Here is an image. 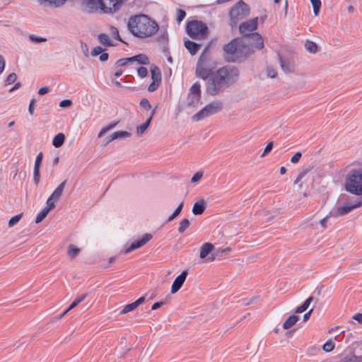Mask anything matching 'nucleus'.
<instances>
[{
  "mask_svg": "<svg viewBox=\"0 0 362 362\" xmlns=\"http://www.w3.org/2000/svg\"><path fill=\"white\" fill-rule=\"evenodd\" d=\"M313 8V12L315 16L319 15L320 8H321V1L320 0H310Z\"/></svg>",
  "mask_w": 362,
  "mask_h": 362,
  "instance_id": "37",
  "label": "nucleus"
},
{
  "mask_svg": "<svg viewBox=\"0 0 362 362\" xmlns=\"http://www.w3.org/2000/svg\"><path fill=\"white\" fill-rule=\"evenodd\" d=\"M273 148V142L271 141L269 143H268V144L266 146V147L264 148L262 153L261 154V157H264L267 154H268L272 149Z\"/></svg>",
  "mask_w": 362,
  "mask_h": 362,
  "instance_id": "48",
  "label": "nucleus"
},
{
  "mask_svg": "<svg viewBox=\"0 0 362 362\" xmlns=\"http://www.w3.org/2000/svg\"><path fill=\"white\" fill-rule=\"evenodd\" d=\"M5 68V60L2 55L0 54V74L4 71Z\"/></svg>",
  "mask_w": 362,
  "mask_h": 362,
  "instance_id": "59",
  "label": "nucleus"
},
{
  "mask_svg": "<svg viewBox=\"0 0 362 362\" xmlns=\"http://www.w3.org/2000/svg\"><path fill=\"white\" fill-rule=\"evenodd\" d=\"M189 93L201 97V86L199 83H194L189 88Z\"/></svg>",
  "mask_w": 362,
  "mask_h": 362,
  "instance_id": "36",
  "label": "nucleus"
},
{
  "mask_svg": "<svg viewBox=\"0 0 362 362\" xmlns=\"http://www.w3.org/2000/svg\"><path fill=\"white\" fill-rule=\"evenodd\" d=\"M49 212L43 209L36 216L35 223H39L42 222L47 216Z\"/></svg>",
  "mask_w": 362,
  "mask_h": 362,
  "instance_id": "40",
  "label": "nucleus"
},
{
  "mask_svg": "<svg viewBox=\"0 0 362 362\" xmlns=\"http://www.w3.org/2000/svg\"><path fill=\"white\" fill-rule=\"evenodd\" d=\"M86 297V295H83L81 297H78L77 298H76L71 303V305L69 306V309H73L74 308L76 305H78L81 302H82Z\"/></svg>",
  "mask_w": 362,
  "mask_h": 362,
  "instance_id": "46",
  "label": "nucleus"
},
{
  "mask_svg": "<svg viewBox=\"0 0 362 362\" xmlns=\"http://www.w3.org/2000/svg\"><path fill=\"white\" fill-rule=\"evenodd\" d=\"M345 188L353 194L362 196V169L353 170L347 175Z\"/></svg>",
  "mask_w": 362,
  "mask_h": 362,
  "instance_id": "4",
  "label": "nucleus"
},
{
  "mask_svg": "<svg viewBox=\"0 0 362 362\" xmlns=\"http://www.w3.org/2000/svg\"><path fill=\"white\" fill-rule=\"evenodd\" d=\"M305 47L306 50L311 54H315L318 52V46L315 42L312 41H307L305 43Z\"/></svg>",
  "mask_w": 362,
  "mask_h": 362,
  "instance_id": "35",
  "label": "nucleus"
},
{
  "mask_svg": "<svg viewBox=\"0 0 362 362\" xmlns=\"http://www.w3.org/2000/svg\"><path fill=\"white\" fill-rule=\"evenodd\" d=\"M185 16H186L185 11H183V10L180 9L178 11V15H177V21L178 22L182 21L184 19V18L185 17Z\"/></svg>",
  "mask_w": 362,
  "mask_h": 362,
  "instance_id": "58",
  "label": "nucleus"
},
{
  "mask_svg": "<svg viewBox=\"0 0 362 362\" xmlns=\"http://www.w3.org/2000/svg\"><path fill=\"white\" fill-rule=\"evenodd\" d=\"M158 23L144 14L131 17L128 21V29L135 37L146 38L155 35L158 30Z\"/></svg>",
  "mask_w": 362,
  "mask_h": 362,
  "instance_id": "2",
  "label": "nucleus"
},
{
  "mask_svg": "<svg viewBox=\"0 0 362 362\" xmlns=\"http://www.w3.org/2000/svg\"><path fill=\"white\" fill-rule=\"evenodd\" d=\"M188 35L194 39H204L208 35V27L202 21H193L187 25Z\"/></svg>",
  "mask_w": 362,
  "mask_h": 362,
  "instance_id": "6",
  "label": "nucleus"
},
{
  "mask_svg": "<svg viewBox=\"0 0 362 362\" xmlns=\"http://www.w3.org/2000/svg\"><path fill=\"white\" fill-rule=\"evenodd\" d=\"M258 18H254L248 21L241 23L239 26L240 32L244 35L248 37L250 33L256 30L257 26Z\"/></svg>",
  "mask_w": 362,
  "mask_h": 362,
  "instance_id": "14",
  "label": "nucleus"
},
{
  "mask_svg": "<svg viewBox=\"0 0 362 362\" xmlns=\"http://www.w3.org/2000/svg\"><path fill=\"white\" fill-rule=\"evenodd\" d=\"M307 173H308L307 170H304V171H302L301 173H300L298 174V175L297 176L296 180L294 181V184H298L300 182V180L305 176Z\"/></svg>",
  "mask_w": 362,
  "mask_h": 362,
  "instance_id": "56",
  "label": "nucleus"
},
{
  "mask_svg": "<svg viewBox=\"0 0 362 362\" xmlns=\"http://www.w3.org/2000/svg\"><path fill=\"white\" fill-rule=\"evenodd\" d=\"M352 318L359 323H362V313H356L352 316Z\"/></svg>",
  "mask_w": 362,
  "mask_h": 362,
  "instance_id": "61",
  "label": "nucleus"
},
{
  "mask_svg": "<svg viewBox=\"0 0 362 362\" xmlns=\"http://www.w3.org/2000/svg\"><path fill=\"white\" fill-rule=\"evenodd\" d=\"M72 102L70 100H64L59 103V107H69L71 105Z\"/></svg>",
  "mask_w": 362,
  "mask_h": 362,
  "instance_id": "57",
  "label": "nucleus"
},
{
  "mask_svg": "<svg viewBox=\"0 0 362 362\" xmlns=\"http://www.w3.org/2000/svg\"><path fill=\"white\" fill-rule=\"evenodd\" d=\"M150 124H151V118H148L144 124L138 126L136 127L137 136H141L146 132V130L148 129Z\"/></svg>",
  "mask_w": 362,
  "mask_h": 362,
  "instance_id": "34",
  "label": "nucleus"
},
{
  "mask_svg": "<svg viewBox=\"0 0 362 362\" xmlns=\"http://www.w3.org/2000/svg\"><path fill=\"white\" fill-rule=\"evenodd\" d=\"M38 2L44 6L52 8H59L62 6L67 0H37Z\"/></svg>",
  "mask_w": 362,
  "mask_h": 362,
  "instance_id": "22",
  "label": "nucleus"
},
{
  "mask_svg": "<svg viewBox=\"0 0 362 362\" xmlns=\"http://www.w3.org/2000/svg\"><path fill=\"white\" fill-rule=\"evenodd\" d=\"M117 124V122H113V123H111V124H108L107 126L103 127L98 133V138L102 137L107 132L114 129Z\"/></svg>",
  "mask_w": 362,
  "mask_h": 362,
  "instance_id": "38",
  "label": "nucleus"
},
{
  "mask_svg": "<svg viewBox=\"0 0 362 362\" xmlns=\"http://www.w3.org/2000/svg\"><path fill=\"white\" fill-rule=\"evenodd\" d=\"M151 75L152 83L148 86V90L150 92H153L158 88L161 81L160 69L156 66H152L151 68Z\"/></svg>",
  "mask_w": 362,
  "mask_h": 362,
  "instance_id": "12",
  "label": "nucleus"
},
{
  "mask_svg": "<svg viewBox=\"0 0 362 362\" xmlns=\"http://www.w3.org/2000/svg\"><path fill=\"white\" fill-rule=\"evenodd\" d=\"M121 4V0H102L101 11L104 13H112L117 11Z\"/></svg>",
  "mask_w": 362,
  "mask_h": 362,
  "instance_id": "13",
  "label": "nucleus"
},
{
  "mask_svg": "<svg viewBox=\"0 0 362 362\" xmlns=\"http://www.w3.org/2000/svg\"><path fill=\"white\" fill-rule=\"evenodd\" d=\"M65 140V136L63 133H59L57 134L52 141V144L56 148H59L62 146Z\"/></svg>",
  "mask_w": 362,
  "mask_h": 362,
  "instance_id": "33",
  "label": "nucleus"
},
{
  "mask_svg": "<svg viewBox=\"0 0 362 362\" xmlns=\"http://www.w3.org/2000/svg\"><path fill=\"white\" fill-rule=\"evenodd\" d=\"M249 13L250 9L247 5L243 1H239L230 11L231 25L235 26L239 21L247 16Z\"/></svg>",
  "mask_w": 362,
  "mask_h": 362,
  "instance_id": "7",
  "label": "nucleus"
},
{
  "mask_svg": "<svg viewBox=\"0 0 362 362\" xmlns=\"http://www.w3.org/2000/svg\"><path fill=\"white\" fill-rule=\"evenodd\" d=\"M131 136V134L126 131H117L114 133H112L107 140V143L110 142L115 139H124L129 137Z\"/></svg>",
  "mask_w": 362,
  "mask_h": 362,
  "instance_id": "26",
  "label": "nucleus"
},
{
  "mask_svg": "<svg viewBox=\"0 0 362 362\" xmlns=\"http://www.w3.org/2000/svg\"><path fill=\"white\" fill-rule=\"evenodd\" d=\"M362 206V200H358L354 204H347L345 206H339L337 209L335 211L333 212V214L335 216H344L352 210L358 208Z\"/></svg>",
  "mask_w": 362,
  "mask_h": 362,
  "instance_id": "16",
  "label": "nucleus"
},
{
  "mask_svg": "<svg viewBox=\"0 0 362 362\" xmlns=\"http://www.w3.org/2000/svg\"><path fill=\"white\" fill-rule=\"evenodd\" d=\"M203 176V173L201 171L197 172L192 177L191 182L195 183L199 181Z\"/></svg>",
  "mask_w": 362,
  "mask_h": 362,
  "instance_id": "49",
  "label": "nucleus"
},
{
  "mask_svg": "<svg viewBox=\"0 0 362 362\" xmlns=\"http://www.w3.org/2000/svg\"><path fill=\"white\" fill-rule=\"evenodd\" d=\"M244 40L246 42V45L250 48L251 53L255 49H261L264 47V42L262 36L259 33H255L251 36L246 37Z\"/></svg>",
  "mask_w": 362,
  "mask_h": 362,
  "instance_id": "11",
  "label": "nucleus"
},
{
  "mask_svg": "<svg viewBox=\"0 0 362 362\" xmlns=\"http://www.w3.org/2000/svg\"><path fill=\"white\" fill-rule=\"evenodd\" d=\"M135 62L136 63L137 65L148 64L150 63L147 56L143 54H140L132 57L120 59L116 62L115 65L117 66H124L129 63L133 64Z\"/></svg>",
  "mask_w": 362,
  "mask_h": 362,
  "instance_id": "9",
  "label": "nucleus"
},
{
  "mask_svg": "<svg viewBox=\"0 0 362 362\" xmlns=\"http://www.w3.org/2000/svg\"><path fill=\"white\" fill-rule=\"evenodd\" d=\"M279 63L282 70L285 73H292L294 71V64L288 59H283L279 57Z\"/></svg>",
  "mask_w": 362,
  "mask_h": 362,
  "instance_id": "21",
  "label": "nucleus"
},
{
  "mask_svg": "<svg viewBox=\"0 0 362 362\" xmlns=\"http://www.w3.org/2000/svg\"><path fill=\"white\" fill-rule=\"evenodd\" d=\"M110 29L111 35L114 38L119 40L120 42H124V41L122 40V38L119 36V31L117 28H115L114 26H111Z\"/></svg>",
  "mask_w": 362,
  "mask_h": 362,
  "instance_id": "45",
  "label": "nucleus"
},
{
  "mask_svg": "<svg viewBox=\"0 0 362 362\" xmlns=\"http://www.w3.org/2000/svg\"><path fill=\"white\" fill-rule=\"evenodd\" d=\"M267 76L272 78H275L277 75V71L276 69L268 67L267 69Z\"/></svg>",
  "mask_w": 362,
  "mask_h": 362,
  "instance_id": "52",
  "label": "nucleus"
},
{
  "mask_svg": "<svg viewBox=\"0 0 362 362\" xmlns=\"http://www.w3.org/2000/svg\"><path fill=\"white\" fill-rule=\"evenodd\" d=\"M56 201L52 199L51 198H48L46 202L47 206L44 208L46 211L49 212L51 210L55 208V202Z\"/></svg>",
  "mask_w": 362,
  "mask_h": 362,
  "instance_id": "44",
  "label": "nucleus"
},
{
  "mask_svg": "<svg viewBox=\"0 0 362 362\" xmlns=\"http://www.w3.org/2000/svg\"><path fill=\"white\" fill-rule=\"evenodd\" d=\"M201 97L188 93L187 97V105L188 107H194L199 103Z\"/></svg>",
  "mask_w": 362,
  "mask_h": 362,
  "instance_id": "30",
  "label": "nucleus"
},
{
  "mask_svg": "<svg viewBox=\"0 0 362 362\" xmlns=\"http://www.w3.org/2000/svg\"><path fill=\"white\" fill-rule=\"evenodd\" d=\"M153 236L150 233H145L141 238L133 242L129 247H128L125 250L124 253L127 254L129 252H132L134 250L141 247L144 245H146L148 241L152 239Z\"/></svg>",
  "mask_w": 362,
  "mask_h": 362,
  "instance_id": "15",
  "label": "nucleus"
},
{
  "mask_svg": "<svg viewBox=\"0 0 362 362\" xmlns=\"http://www.w3.org/2000/svg\"><path fill=\"white\" fill-rule=\"evenodd\" d=\"M334 343L332 341H327L323 346L322 349L325 352H330L334 349Z\"/></svg>",
  "mask_w": 362,
  "mask_h": 362,
  "instance_id": "43",
  "label": "nucleus"
},
{
  "mask_svg": "<svg viewBox=\"0 0 362 362\" xmlns=\"http://www.w3.org/2000/svg\"><path fill=\"white\" fill-rule=\"evenodd\" d=\"M98 42L105 47H113L115 45L110 39L109 36L105 33H100L98 35Z\"/></svg>",
  "mask_w": 362,
  "mask_h": 362,
  "instance_id": "28",
  "label": "nucleus"
},
{
  "mask_svg": "<svg viewBox=\"0 0 362 362\" xmlns=\"http://www.w3.org/2000/svg\"><path fill=\"white\" fill-rule=\"evenodd\" d=\"M211 65L209 54L207 49H205L200 55L197 64V76L203 80H206L208 78H210L214 74L212 72V67H211Z\"/></svg>",
  "mask_w": 362,
  "mask_h": 362,
  "instance_id": "5",
  "label": "nucleus"
},
{
  "mask_svg": "<svg viewBox=\"0 0 362 362\" xmlns=\"http://www.w3.org/2000/svg\"><path fill=\"white\" fill-rule=\"evenodd\" d=\"M313 311V308H311L307 313H305L303 315V321L305 322V321H307L310 318V315H311Z\"/></svg>",
  "mask_w": 362,
  "mask_h": 362,
  "instance_id": "64",
  "label": "nucleus"
},
{
  "mask_svg": "<svg viewBox=\"0 0 362 362\" xmlns=\"http://www.w3.org/2000/svg\"><path fill=\"white\" fill-rule=\"evenodd\" d=\"M105 49L103 48L100 46L95 47L90 52V55L92 57L99 56V60L102 62H106L109 58V54L105 52Z\"/></svg>",
  "mask_w": 362,
  "mask_h": 362,
  "instance_id": "19",
  "label": "nucleus"
},
{
  "mask_svg": "<svg viewBox=\"0 0 362 362\" xmlns=\"http://www.w3.org/2000/svg\"><path fill=\"white\" fill-rule=\"evenodd\" d=\"M299 317L296 315H292L289 316L285 322L283 323V328L284 329H288L296 325V323L298 321Z\"/></svg>",
  "mask_w": 362,
  "mask_h": 362,
  "instance_id": "29",
  "label": "nucleus"
},
{
  "mask_svg": "<svg viewBox=\"0 0 362 362\" xmlns=\"http://www.w3.org/2000/svg\"><path fill=\"white\" fill-rule=\"evenodd\" d=\"M183 202H181L178 206L177 207V209L175 210V211L173 212V214L169 216L168 219V221H173L175 217H177L180 213L181 212L182 209V207H183Z\"/></svg>",
  "mask_w": 362,
  "mask_h": 362,
  "instance_id": "41",
  "label": "nucleus"
},
{
  "mask_svg": "<svg viewBox=\"0 0 362 362\" xmlns=\"http://www.w3.org/2000/svg\"><path fill=\"white\" fill-rule=\"evenodd\" d=\"M34 103H35V99H32L30 100V103L29 104L28 111L30 115L33 114L34 112Z\"/></svg>",
  "mask_w": 362,
  "mask_h": 362,
  "instance_id": "63",
  "label": "nucleus"
},
{
  "mask_svg": "<svg viewBox=\"0 0 362 362\" xmlns=\"http://www.w3.org/2000/svg\"><path fill=\"white\" fill-rule=\"evenodd\" d=\"M238 71L232 66L218 69L206 83V91L211 95L218 94L223 88L237 81Z\"/></svg>",
  "mask_w": 362,
  "mask_h": 362,
  "instance_id": "1",
  "label": "nucleus"
},
{
  "mask_svg": "<svg viewBox=\"0 0 362 362\" xmlns=\"http://www.w3.org/2000/svg\"><path fill=\"white\" fill-rule=\"evenodd\" d=\"M228 61L235 62L251 53L244 39H234L224 47Z\"/></svg>",
  "mask_w": 362,
  "mask_h": 362,
  "instance_id": "3",
  "label": "nucleus"
},
{
  "mask_svg": "<svg viewBox=\"0 0 362 362\" xmlns=\"http://www.w3.org/2000/svg\"><path fill=\"white\" fill-rule=\"evenodd\" d=\"M187 274V270H184L175 278L170 288V293L172 294L177 293L181 288L186 280Z\"/></svg>",
  "mask_w": 362,
  "mask_h": 362,
  "instance_id": "17",
  "label": "nucleus"
},
{
  "mask_svg": "<svg viewBox=\"0 0 362 362\" xmlns=\"http://www.w3.org/2000/svg\"><path fill=\"white\" fill-rule=\"evenodd\" d=\"M81 249L73 244H70L67 248V255L70 259H74L79 255Z\"/></svg>",
  "mask_w": 362,
  "mask_h": 362,
  "instance_id": "31",
  "label": "nucleus"
},
{
  "mask_svg": "<svg viewBox=\"0 0 362 362\" xmlns=\"http://www.w3.org/2000/svg\"><path fill=\"white\" fill-rule=\"evenodd\" d=\"M140 105L142 107H144L145 109H147V110H148V109H150L151 107V105L149 101L147 99H146V98H143V99L141 100Z\"/></svg>",
  "mask_w": 362,
  "mask_h": 362,
  "instance_id": "53",
  "label": "nucleus"
},
{
  "mask_svg": "<svg viewBox=\"0 0 362 362\" xmlns=\"http://www.w3.org/2000/svg\"><path fill=\"white\" fill-rule=\"evenodd\" d=\"M16 78H17V76L15 73L10 74L6 79V81H5L6 84L10 85V84L14 83L16 81Z\"/></svg>",
  "mask_w": 362,
  "mask_h": 362,
  "instance_id": "47",
  "label": "nucleus"
},
{
  "mask_svg": "<svg viewBox=\"0 0 362 362\" xmlns=\"http://www.w3.org/2000/svg\"><path fill=\"white\" fill-rule=\"evenodd\" d=\"M185 47L192 55H194L198 52L200 45L187 39L185 40Z\"/></svg>",
  "mask_w": 362,
  "mask_h": 362,
  "instance_id": "25",
  "label": "nucleus"
},
{
  "mask_svg": "<svg viewBox=\"0 0 362 362\" xmlns=\"http://www.w3.org/2000/svg\"><path fill=\"white\" fill-rule=\"evenodd\" d=\"M328 219H329V216H325V218H322L320 221V224L321 225V226L323 228H327V224Z\"/></svg>",
  "mask_w": 362,
  "mask_h": 362,
  "instance_id": "60",
  "label": "nucleus"
},
{
  "mask_svg": "<svg viewBox=\"0 0 362 362\" xmlns=\"http://www.w3.org/2000/svg\"><path fill=\"white\" fill-rule=\"evenodd\" d=\"M189 226V221L187 218H184L180 223L178 231L180 233L185 232V230Z\"/></svg>",
  "mask_w": 362,
  "mask_h": 362,
  "instance_id": "39",
  "label": "nucleus"
},
{
  "mask_svg": "<svg viewBox=\"0 0 362 362\" xmlns=\"http://www.w3.org/2000/svg\"><path fill=\"white\" fill-rule=\"evenodd\" d=\"M223 108L221 101H214L202 108L200 111L193 115L192 119L194 121H199L210 115L217 113Z\"/></svg>",
  "mask_w": 362,
  "mask_h": 362,
  "instance_id": "8",
  "label": "nucleus"
},
{
  "mask_svg": "<svg viewBox=\"0 0 362 362\" xmlns=\"http://www.w3.org/2000/svg\"><path fill=\"white\" fill-rule=\"evenodd\" d=\"M137 72H138L139 76H141V78L146 76L148 74L147 69L144 66H140L139 68H138Z\"/></svg>",
  "mask_w": 362,
  "mask_h": 362,
  "instance_id": "51",
  "label": "nucleus"
},
{
  "mask_svg": "<svg viewBox=\"0 0 362 362\" xmlns=\"http://www.w3.org/2000/svg\"><path fill=\"white\" fill-rule=\"evenodd\" d=\"M22 216L23 214H20L11 218L10 220L8 221V226L11 228L14 225H16L21 220Z\"/></svg>",
  "mask_w": 362,
  "mask_h": 362,
  "instance_id": "42",
  "label": "nucleus"
},
{
  "mask_svg": "<svg viewBox=\"0 0 362 362\" xmlns=\"http://www.w3.org/2000/svg\"><path fill=\"white\" fill-rule=\"evenodd\" d=\"M313 299L314 298L313 296H310L308 298H307L301 305L296 308L295 313L299 314L305 311L310 305L311 302L313 300Z\"/></svg>",
  "mask_w": 362,
  "mask_h": 362,
  "instance_id": "32",
  "label": "nucleus"
},
{
  "mask_svg": "<svg viewBox=\"0 0 362 362\" xmlns=\"http://www.w3.org/2000/svg\"><path fill=\"white\" fill-rule=\"evenodd\" d=\"M66 185V180L63 181L49 197L54 201H57L62 195Z\"/></svg>",
  "mask_w": 362,
  "mask_h": 362,
  "instance_id": "27",
  "label": "nucleus"
},
{
  "mask_svg": "<svg viewBox=\"0 0 362 362\" xmlns=\"http://www.w3.org/2000/svg\"><path fill=\"white\" fill-rule=\"evenodd\" d=\"M301 153L300 152H297L291 158V162L293 163H297L300 158H301Z\"/></svg>",
  "mask_w": 362,
  "mask_h": 362,
  "instance_id": "55",
  "label": "nucleus"
},
{
  "mask_svg": "<svg viewBox=\"0 0 362 362\" xmlns=\"http://www.w3.org/2000/svg\"><path fill=\"white\" fill-rule=\"evenodd\" d=\"M42 157H43L42 153V152L39 153L37 154V156H36L35 161L34 181L36 185H37L40 182V165L42 163Z\"/></svg>",
  "mask_w": 362,
  "mask_h": 362,
  "instance_id": "18",
  "label": "nucleus"
},
{
  "mask_svg": "<svg viewBox=\"0 0 362 362\" xmlns=\"http://www.w3.org/2000/svg\"><path fill=\"white\" fill-rule=\"evenodd\" d=\"M81 49L86 57L88 56L89 49L86 43L81 42Z\"/></svg>",
  "mask_w": 362,
  "mask_h": 362,
  "instance_id": "54",
  "label": "nucleus"
},
{
  "mask_svg": "<svg viewBox=\"0 0 362 362\" xmlns=\"http://www.w3.org/2000/svg\"><path fill=\"white\" fill-rule=\"evenodd\" d=\"M214 245L211 243H205L199 248V258L205 262H212L215 260V256L212 254Z\"/></svg>",
  "mask_w": 362,
  "mask_h": 362,
  "instance_id": "10",
  "label": "nucleus"
},
{
  "mask_svg": "<svg viewBox=\"0 0 362 362\" xmlns=\"http://www.w3.org/2000/svg\"><path fill=\"white\" fill-rule=\"evenodd\" d=\"M206 209V202L204 199H200L195 202L192 206V213L194 215H201Z\"/></svg>",
  "mask_w": 362,
  "mask_h": 362,
  "instance_id": "24",
  "label": "nucleus"
},
{
  "mask_svg": "<svg viewBox=\"0 0 362 362\" xmlns=\"http://www.w3.org/2000/svg\"><path fill=\"white\" fill-rule=\"evenodd\" d=\"M48 91H49V88L47 86H44V87L40 88L38 90V94L39 95H45L46 93H47Z\"/></svg>",
  "mask_w": 362,
  "mask_h": 362,
  "instance_id": "62",
  "label": "nucleus"
},
{
  "mask_svg": "<svg viewBox=\"0 0 362 362\" xmlns=\"http://www.w3.org/2000/svg\"><path fill=\"white\" fill-rule=\"evenodd\" d=\"M29 37L32 42H34L35 43H40V42L46 41V38L41 37H37L34 35H30Z\"/></svg>",
  "mask_w": 362,
  "mask_h": 362,
  "instance_id": "50",
  "label": "nucleus"
},
{
  "mask_svg": "<svg viewBox=\"0 0 362 362\" xmlns=\"http://www.w3.org/2000/svg\"><path fill=\"white\" fill-rule=\"evenodd\" d=\"M101 1L102 0H86V9L88 12L101 10Z\"/></svg>",
  "mask_w": 362,
  "mask_h": 362,
  "instance_id": "23",
  "label": "nucleus"
},
{
  "mask_svg": "<svg viewBox=\"0 0 362 362\" xmlns=\"http://www.w3.org/2000/svg\"><path fill=\"white\" fill-rule=\"evenodd\" d=\"M145 301V297L142 296L138 298L136 301L126 305L121 310L120 314L124 315L136 309L139 305Z\"/></svg>",
  "mask_w": 362,
  "mask_h": 362,
  "instance_id": "20",
  "label": "nucleus"
}]
</instances>
